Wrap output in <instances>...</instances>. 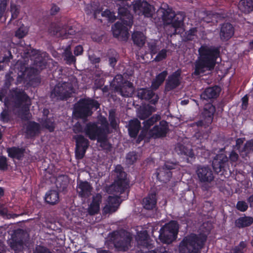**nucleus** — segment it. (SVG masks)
<instances>
[{
	"instance_id": "obj_36",
	"label": "nucleus",
	"mask_w": 253,
	"mask_h": 253,
	"mask_svg": "<svg viewBox=\"0 0 253 253\" xmlns=\"http://www.w3.org/2000/svg\"><path fill=\"white\" fill-rule=\"evenodd\" d=\"M239 10L245 14L253 11V0H240L238 4Z\"/></svg>"
},
{
	"instance_id": "obj_50",
	"label": "nucleus",
	"mask_w": 253,
	"mask_h": 253,
	"mask_svg": "<svg viewBox=\"0 0 253 253\" xmlns=\"http://www.w3.org/2000/svg\"><path fill=\"white\" fill-rule=\"evenodd\" d=\"M167 49L165 48L162 49L158 52V54L154 59V61L158 62L166 59L167 57Z\"/></svg>"
},
{
	"instance_id": "obj_23",
	"label": "nucleus",
	"mask_w": 253,
	"mask_h": 253,
	"mask_svg": "<svg viewBox=\"0 0 253 253\" xmlns=\"http://www.w3.org/2000/svg\"><path fill=\"white\" fill-rule=\"evenodd\" d=\"M25 133L27 138H33L41 132V126L39 123L33 121H29L25 124Z\"/></svg>"
},
{
	"instance_id": "obj_4",
	"label": "nucleus",
	"mask_w": 253,
	"mask_h": 253,
	"mask_svg": "<svg viewBox=\"0 0 253 253\" xmlns=\"http://www.w3.org/2000/svg\"><path fill=\"white\" fill-rule=\"evenodd\" d=\"M28 102L31 103L28 95L24 90L16 87L9 90L8 97H5L4 100V105L7 108L13 106L15 108H19Z\"/></svg>"
},
{
	"instance_id": "obj_28",
	"label": "nucleus",
	"mask_w": 253,
	"mask_h": 253,
	"mask_svg": "<svg viewBox=\"0 0 253 253\" xmlns=\"http://www.w3.org/2000/svg\"><path fill=\"white\" fill-rule=\"evenodd\" d=\"M141 128L140 122L137 119L130 120L127 125L129 136L132 138H136Z\"/></svg>"
},
{
	"instance_id": "obj_17",
	"label": "nucleus",
	"mask_w": 253,
	"mask_h": 253,
	"mask_svg": "<svg viewBox=\"0 0 253 253\" xmlns=\"http://www.w3.org/2000/svg\"><path fill=\"white\" fill-rule=\"evenodd\" d=\"M152 6L146 1L138 0L133 4V10L136 12L139 11L142 15L150 18L153 15Z\"/></svg>"
},
{
	"instance_id": "obj_64",
	"label": "nucleus",
	"mask_w": 253,
	"mask_h": 253,
	"mask_svg": "<svg viewBox=\"0 0 253 253\" xmlns=\"http://www.w3.org/2000/svg\"><path fill=\"white\" fill-rule=\"evenodd\" d=\"M34 253H52L50 250L43 246L36 247Z\"/></svg>"
},
{
	"instance_id": "obj_61",
	"label": "nucleus",
	"mask_w": 253,
	"mask_h": 253,
	"mask_svg": "<svg viewBox=\"0 0 253 253\" xmlns=\"http://www.w3.org/2000/svg\"><path fill=\"white\" fill-rule=\"evenodd\" d=\"M27 32L22 28H18L15 32V36L18 39H22L26 35Z\"/></svg>"
},
{
	"instance_id": "obj_44",
	"label": "nucleus",
	"mask_w": 253,
	"mask_h": 253,
	"mask_svg": "<svg viewBox=\"0 0 253 253\" xmlns=\"http://www.w3.org/2000/svg\"><path fill=\"white\" fill-rule=\"evenodd\" d=\"M108 119L111 127L113 129H116L118 126V124L116 120V112L115 110L111 109L109 111Z\"/></svg>"
},
{
	"instance_id": "obj_63",
	"label": "nucleus",
	"mask_w": 253,
	"mask_h": 253,
	"mask_svg": "<svg viewBox=\"0 0 253 253\" xmlns=\"http://www.w3.org/2000/svg\"><path fill=\"white\" fill-rule=\"evenodd\" d=\"M7 53V54H5L2 57V59L1 61V63L8 64L10 60L12 58V55L10 50H8Z\"/></svg>"
},
{
	"instance_id": "obj_6",
	"label": "nucleus",
	"mask_w": 253,
	"mask_h": 253,
	"mask_svg": "<svg viewBox=\"0 0 253 253\" xmlns=\"http://www.w3.org/2000/svg\"><path fill=\"white\" fill-rule=\"evenodd\" d=\"M109 237L117 251L126 252L129 249L132 238L127 232L114 231Z\"/></svg>"
},
{
	"instance_id": "obj_60",
	"label": "nucleus",
	"mask_w": 253,
	"mask_h": 253,
	"mask_svg": "<svg viewBox=\"0 0 253 253\" xmlns=\"http://www.w3.org/2000/svg\"><path fill=\"white\" fill-rule=\"evenodd\" d=\"M7 0H0V19L2 17L6 8Z\"/></svg>"
},
{
	"instance_id": "obj_30",
	"label": "nucleus",
	"mask_w": 253,
	"mask_h": 253,
	"mask_svg": "<svg viewBox=\"0 0 253 253\" xmlns=\"http://www.w3.org/2000/svg\"><path fill=\"white\" fill-rule=\"evenodd\" d=\"M25 151V148L18 146H12L6 149L8 156L18 160H21L23 158Z\"/></svg>"
},
{
	"instance_id": "obj_3",
	"label": "nucleus",
	"mask_w": 253,
	"mask_h": 253,
	"mask_svg": "<svg viewBox=\"0 0 253 253\" xmlns=\"http://www.w3.org/2000/svg\"><path fill=\"white\" fill-rule=\"evenodd\" d=\"M99 107L100 104L95 99L81 98L75 104L73 113L76 118L85 119L92 115V109L96 110Z\"/></svg>"
},
{
	"instance_id": "obj_40",
	"label": "nucleus",
	"mask_w": 253,
	"mask_h": 253,
	"mask_svg": "<svg viewBox=\"0 0 253 253\" xmlns=\"http://www.w3.org/2000/svg\"><path fill=\"white\" fill-rule=\"evenodd\" d=\"M150 106H144L141 108L137 113L138 117L142 120L148 118L152 114V111Z\"/></svg>"
},
{
	"instance_id": "obj_12",
	"label": "nucleus",
	"mask_w": 253,
	"mask_h": 253,
	"mask_svg": "<svg viewBox=\"0 0 253 253\" xmlns=\"http://www.w3.org/2000/svg\"><path fill=\"white\" fill-rule=\"evenodd\" d=\"M178 165L176 163L166 161L164 165L157 169L155 174L157 178L161 182L167 183L172 177V170L176 169Z\"/></svg>"
},
{
	"instance_id": "obj_37",
	"label": "nucleus",
	"mask_w": 253,
	"mask_h": 253,
	"mask_svg": "<svg viewBox=\"0 0 253 253\" xmlns=\"http://www.w3.org/2000/svg\"><path fill=\"white\" fill-rule=\"evenodd\" d=\"M134 44L138 47H142L145 43L146 37L140 31L133 32L131 37Z\"/></svg>"
},
{
	"instance_id": "obj_14",
	"label": "nucleus",
	"mask_w": 253,
	"mask_h": 253,
	"mask_svg": "<svg viewBox=\"0 0 253 253\" xmlns=\"http://www.w3.org/2000/svg\"><path fill=\"white\" fill-rule=\"evenodd\" d=\"M169 130L168 122L165 120L159 121V124H156L150 129L149 134L153 138H163L167 136Z\"/></svg>"
},
{
	"instance_id": "obj_59",
	"label": "nucleus",
	"mask_w": 253,
	"mask_h": 253,
	"mask_svg": "<svg viewBox=\"0 0 253 253\" xmlns=\"http://www.w3.org/2000/svg\"><path fill=\"white\" fill-rule=\"evenodd\" d=\"M168 75V72L167 70H164L157 75L155 79L158 81L163 84L165 81L167 76Z\"/></svg>"
},
{
	"instance_id": "obj_31",
	"label": "nucleus",
	"mask_w": 253,
	"mask_h": 253,
	"mask_svg": "<svg viewBox=\"0 0 253 253\" xmlns=\"http://www.w3.org/2000/svg\"><path fill=\"white\" fill-rule=\"evenodd\" d=\"M101 198V196L98 194L93 197L92 201L87 209V212L89 215H95L98 212Z\"/></svg>"
},
{
	"instance_id": "obj_10",
	"label": "nucleus",
	"mask_w": 253,
	"mask_h": 253,
	"mask_svg": "<svg viewBox=\"0 0 253 253\" xmlns=\"http://www.w3.org/2000/svg\"><path fill=\"white\" fill-rule=\"evenodd\" d=\"M84 131L85 135L91 140H97L100 143L105 142L107 140L106 133L96 123H87L85 125Z\"/></svg>"
},
{
	"instance_id": "obj_45",
	"label": "nucleus",
	"mask_w": 253,
	"mask_h": 253,
	"mask_svg": "<svg viewBox=\"0 0 253 253\" xmlns=\"http://www.w3.org/2000/svg\"><path fill=\"white\" fill-rule=\"evenodd\" d=\"M42 126L50 132L54 131L55 124L54 120L52 118H46L42 122Z\"/></svg>"
},
{
	"instance_id": "obj_22",
	"label": "nucleus",
	"mask_w": 253,
	"mask_h": 253,
	"mask_svg": "<svg viewBox=\"0 0 253 253\" xmlns=\"http://www.w3.org/2000/svg\"><path fill=\"white\" fill-rule=\"evenodd\" d=\"M157 195L155 192H151L143 198L141 204L144 209L147 211H153L157 208Z\"/></svg>"
},
{
	"instance_id": "obj_21",
	"label": "nucleus",
	"mask_w": 253,
	"mask_h": 253,
	"mask_svg": "<svg viewBox=\"0 0 253 253\" xmlns=\"http://www.w3.org/2000/svg\"><path fill=\"white\" fill-rule=\"evenodd\" d=\"M228 158L223 154L217 155L213 159L212 163V167L215 172L218 173L222 171H225V168L227 165Z\"/></svg>"
},
{
	"instance_id": "obj_19",
	"label": "nucleus",
	"mask_w": 253,
	"mask_h": 253,
	"mask_svg": "<svg viewBox=\"0 0 253 253\" xmlns=\"http://www.w3.org/2000/svg\"><path fill=\"white\" fill-rule=\"evenodd\" d=\"M136 240L140 249H151L154 248L153 241L150 239L146 230L138 233Z\"/></svg>"
},
{
	"instance_id": "obj_62",
	"label": "nucleus",
	"mask_w": 253,
	"mask_h": 253,
	"mask_svg": "<svg viewBox=\"0 0 253 253\" xmlns=\"http://www.w3.org/2000/svg\"><path fill=\"white\" fill-rule=\"evenodd\" d=\"M1 120L4 122L7 123L10 120V116L7 110H3L0 114Z\"/></svg>"
},
{
	"instance_id": "obj_1",
	"label": "nucleus",
	"mask_w": 253,
	"mask_h": 253,
	"mask_svg": "<svg viewBox=\"0 0 253 253\" xmlns=\"http://www.w3.org/2000/svg\"><path fill=\"white\" fill-rule=\"evenodd\" d=\"M198 55L194 62L193 76H199L207 71H212L220 56V47L207 44H202L198 50Z\"/></svg>"
},
{
	"instance_id": "obj_42",
	"label": "nucleus",
	"mask_w": 253,
	"mask_h": 253,
	"mask_svg": "<svg viewBox=\"0 0 253 253\" xmlns=\"http://www.w3.org/2000/svg\"><path fill=\"white\" fill-rule=\"evenodd\" d=\"M0 216L4 219H10L17 217L18 215L15 213H8V209L5 205L0 203Z\"/></svg>"
},
{
	"instance_id": "obj_58",
	"label": "nucleus",
	"mask_w": 253,
	"mask_h": 253,
	"mask_svg": "<svg viewBox=\"0 0 253 253\" xmlns=\"http://www.w3.org/2000/svg\"><path fill=\"white\" fill-rule=\"evenodd\" d=\"M84 127L79 122L76 123L73 126V131L75 133H79L84 132Z\"/></svg>"
},
{
	"instance_id": "obj_29",
	"label": "nucleus",
	"mask_w": 253,
	"mask_h": 253,
	"mask_svg": "<svg viewBox=\"0 0 253 253\" xmlns=\"http://www.w3.org/2000/svg\"><path fill=\"white\" fill-rule=\"evenodd\" d=\"M215 112V107L212 104L208 103L205 105L202 112V117L206 120L207 125H210L212 123Z\"/></svg>"
},
{
	"instance_id": "obj_26",
	"label": "nucleus",
	"mask_w": 253,
	"mask_h": 253,
	"mask_svg": "<svg viewBox=\"0 0 253 253\" xmlns=\"http://www.w3.org/2000/svg\"><path fill=\"white\" fill-rule=\"evenodd\" d=\"M77 189L79 197L86 198L91 195L92 187L90 183L87 181L80 180L78 181Z\"/></svg>"
},
{
	"instance_id": "obj_33",
	"label": "nucleus",
	"mask_w": 253,
	"mask_h": 253,
	"mask_svg": "<svg viewBox=\"0 0 253 253\" xmlns=\"http://www.w3.org/2000/svg\"><path fill=\"white\" fill-rule=\"evenodd\" d=\"M23 231L21 229H19L16 231L14 235L12 237V242L11 243V247L17 250L19 248H21L24 244L23 239L22 237Z\"/></svg>"
},
{
	"instance_id": "obj_47",
	"label": "nucleus",
	"mask_w": 253,
	"mask_h": 253,
	"mask_svg": "<svg viewBox=\"0 0 253 253\" xmlns=\"http://www.w3.org/2000/svg\"><path fill=\"white\" fill-rule=\"evenodd\" d=\"M64 59L68 65H71L76 62V57L70 50H66L64 53Z\"/></svg>"
},
{
	"instance_id": "obj_7",
	"label": "nucleus",
	"mask_w": 253,
	"mask_h": 253,
	"mask_svg": "<svg viewBox=\"0 0 253 253\" xmlns=\"http://www.w3.org/2000/svg\"><path fill=\"white\" fill-rule=\"evenodd\" d=\"M179 230V225L176 221L171 220L163 226L160 230L159 238L164 244H169L174 241Z\"/></svg>"
},
{
	"instance_id": "obj_34",
	"label": "nucleus",
	"mask_w": 253,
	"mask_h": 253,
	"mask_svg": "<svg viewBox=\"0 0 253 253\" xmlns=\"http://www.w3.org/2000/svg\"><path fill=\"white\" fill-rule=\"evenodd\" d=\"M56 32L57 34H59L60 37L63 39L70 38L69 36L74 35L76 33L73 26L67 25H65L62 27H59Z\"/></svg>"
},
{
	"instance_id": "obj_56",
	"label": "nucleus",
	"mask_w": 253,
	"mask_h": 253,
	"mask_svg": "<svg viewBox=\"0 0 253 253\" xmlns=\"http://www.w3.org/2000/svg\"><path fill=\"white\" fill-rule=\"evenodd\" d=\"M7 159L5 156H0V170L5 171L8 169Z\"/></svg>"
},
{
	"instance_id": "obj_8",
	"label": "nucleus",
	"mask_w": 253,
	"mask_h": 253,
	"mask_svg": "<svg viewBox=\"0 0 253 253\" xmlns=\"http://www.w3.org/2000/svg\"><path fill=\"white\" fill-rule=\"evenodd\" d=\"M117 177L114 183L107 189V192L114 191L120 194L125 192L129 188V180L126 178V173L123 170L121 166L115 169Z\"/></svg>"
},
{
	"instance_id": "obj_35",
	"label": "nucleus",
	"mask_w": 253,
	"mask_h": 253,
	"mask_svg": "<svg viewBox=\"0 0 253 253\" xmlns=\"http://www.w3.org/2000/svg\"><path fill=\"white\" fill-rule=\"evenodd\" d=\"M84 11L87 15L93 14L94 18H96L97 15L101 12L102 8L100 7V4L97 2H92L89 4H87L85 8Z\"/></svg>"
},
{
	"instance_id": "obj_25",
	"label": "nucleus",
	"mask_w": 253,
	"mask_h": 253,
	"mask_svg": "<svg viewBox=\"0 0 253 253\" xmlns=\"http://www.w3.org/2000/svg\"><path fill=\"white\" fill-rule=\"evenodd\" d=\"M221 92V88L218 85H214L206 88L201 93V98L208 101L215 99L218 97Z\"/></svg>"
},
{
	"instance_id": "obj_9",
	"label": "nucleus",
	"mask_w": 253,
	"mask_h": 253,
	"mask_svg": "<svg viewBox=\"0 0 253 253\" xmlns=\"http://www.w3.org/2000/svg\"><path fill=\"white\" fill-rule=\"evenodd\" d=\"M160 11L162 13V19L166 25H171L174 28L181 27L183 24L184 16L183 14L178 13L175 14L172 9L161 8Z\"/></svg>"
},
{
	"instance_id": "obj_48",
	"label": "nucleus",
	"mask_w": 253,
	"mask_h": 253,
	"mask_svg": "<svg viewBox=\"0 0 253 253\" xmlns=\"http://www.w3.org/2000/svg\"><path fill=\"white\" fill-rule=\"evenodd\" d=\"M246 241H241L238 246H235L231 251V253H244V250L247 248Z\"/></svg>"
},
{
	"instance_id": "obj_24",
	"label": "nucleus",
	"mask_w": 253,
	"mask_h": 253,
	"mask_svg": "<svg viewBox=\"0 0 253 253\" xmlns=\"http://www.w3.org/2000/svg\"><path fill=\"white\" fill-rule=\"evenodd\" d=\"M234 34V28L230 23H224L221 25L219 37L222 42H227L230 40Z\"/></svg>"
},
{
	"instance_id": "obj_20",
	"label": "nucleus",
	"mask_w": 253,
	"mask_h": 253,
	"mask_svg": "<svg viewBox=\"0 0 253 253\" xmlns=\"http://www.w3.org/2000/svg\"><path fill=\"white\" fill-rule=\"evenodd\" d=\"M137 97L143 100H150V103L155 105L158 101L159 97L152 90L147 88H140L137 90Z\"/></svg>"
},
{
	"instance_id": "obj_27",
	"label": "nucleus",
	"mask_w": 253,
	"mask_h": 253,
	"mask_svg": "<svg viewBox=\"0 0 253 253\" xmlns=\"http://www.w3.org/2000/svg\"><path fill=\"white\" fill-rule=\"evenodd\" d=\"M120 204L119 197L109 196L108 198V204L103 209L104 212L106 213L115 212L120 206Z\"/></svg>"
},
{
	"instance_id": "obj_51",
	"label": "nucleus",
	"mask_w": 253,
	"mask_h": 253,
	"mask_svg": "<svg viewBox=\"0 0 253 253\" xmlns=\"http://www.w3.org/2000/svg\"><path fill=\"white\" fill-rule=\"evenodd\" d=\"M30 105L31 103L25 104L22 107V109H24V111H23L21 115V118L22 120L29 121V111Z\"/></svg>"
},
{
	"instance_id": "obj_11",
	"label": "nucleus",
	"mask_w": 253,
	"mask_h": 253,
	"mask_svg": "<svg viewBox=\"0 0 253 253\" xmlns=\"http://www.w3.org/2000/svg\"><path fill=\"white\" fill-rule=\"evenodd\" d=\"M73 87L70 83H58L54 86L51 92V96L56 97L61 100H67L71 97Z\"/></svg>"
},
{
	"instance_id": "obj_53",
	"label": "nucleus",
	"mask_w": 253,
	"mask_h": 253,
	"mask_svg": "<svg viewBox=\"0 0 253 253\" xmlns=\"http://www.w3.org/2000/svg\"><path fill=\"white\" fill-rule=\"evenodd\" d=\"M148 47L152 56L157 53L159 50V46L155 42H148Z\"/></svg>"
},
{
	"instance_id": "obj_43",
	"label": "nucleus",
	"mask_w": 253,
	"mask_h": 253,
	"mask_svg": "<svg viewBox=\"0 0 253 253\" xmlns=\"http://www.w3.org/2000/svg\"><path fill=\"white\" fill-rule=\"evenodd\" d=\"M197 32L198 30L196 27L192 28L185 32L184 36L185 41H191L194 40L196 37Z\"/></svg>"
},
{
	"instance_id": "obj_5",
	"label": "nucleus",
	"mask_w": 253,
	"mask_h": 253,
	"mask_svg": "<svg viewBox=\"0 0 253 253\" xmlns=\"http://www.w3.org/2000/svg\"><path fill=\"white\" fill-rule=\"evenodd\" d=\"M111 86L115 92L125 97L131 96L134 90L133 84L125 80L121 74L115 76Z\"/></svg>"
},
{
	"instance_id": "obj_15",
	"label": "nucleus",
	"mask_w": 253,
	"mask_h": 253,
	"mask_svg": "<svg viewBox=\"0 0 253 253\" xmlns=\"http://www.w3.org/2000/svg\"><path fill=\"white\" fill-rule=\"evenodd\" d=\"M196 172L199 181L202 183H210L214 179L213 171L209 166H199Z\"/></svg>"
},
{
	"instance_id": "obj_41",
	"label": "nucleus",
	"mask_w": 253,
	"mask_h": 253,
	"mask_svg": "<svg viewBox=\"0 0 253 253\" xmlns=\"http://www.w3.org/2000/svg\"><path fill=\"white\" fill-rule=\"evenodd\" d=\"M109 65L114 68L118 61L119 55L114 49H110L108 54Z\"/></svg>"
},
{
	"instance_id": "obj_57",
	"label": "nucleus",
	"mask_w": 253,
	"mask_h": 253,
	"mask_svg": "<svg viewBox=\"0 0 253 253\" xmlns=\"http://www.w3.org/2000/svg\"><path fill=\"white\" fill-rule=\"evenodd\" d=\"M19 8L15 4L11 5L10 12L11 13V20L15 19L18 17L19 14Z\"/></svg>"
},
{
	"instance_id": "obj_18",
	"label": "nucleus",
	"mask_w": 253,
	"mask_h": 253,
	"mask_svg": "<svg viewBox=\"0 0 253 253\" xmlns=\"http://www.w3.org/2000/svg\"><path fill=\"white\" fill-rule=\"evenodd\" d=\"M181 74V70L178 69L169 76L165 84L166 89L167 91L172 90L180 84Z\"/></svg>"
},
{
	"instance_id": "obj_49",
	"label": "nucleus",
	"mask_w": 253,
	"mask_h": 253,
	"mask_svg": "<svg viewBox=\"0 0 253 253\" xmlns=\"http://www.w3.org/2000/svg\"><path fill=\"white\" fill-rule=\"evenodd\" d=\"M28 70V69L24 65L20 67V70L18 73L17 81L18 82H21L27 78L26 73Z\"/></svg>"
},
{
	"instance_id": "obj_16",
	"label": "nucleus",
	"mask_w": 253,
	"mask_h": 253,
	"mask_svg": "<svg viewBox=\"0 0 253 253\" xmlns=\"http://www.w3.org/2000/svg\"><path fill=\"white\" fill-rule=\"evenodd\" d=\"M175 150L178 155L181 156L185 159L187 163L192 164L196 158L193 149L181 143H178L175 148Z\"/></svg>"
},
{
	"instance_id": "obj_54",
	"label": "nucleus",
	"mask_w": 253,
	"mask_h": 253,
	"mask_svg": "<svg viewBox=\"0 0 253 253\" xmlns=\"http://www.w3.org/2000/svg\"><path fill=\"white\" fill-rule=\"evenodd\" d=\"M236 208L240 211L244 212L248 210V205L244 201H239L236 204Z\"/></svg>"
},
{
	"instance_id": "obj_13",
	"label": "nucleus",
	"mask_w": 253,
	"mask_h": 253,
	"mask_svg": "<svg viewBox=\"0 0 253 253\" xmlns=\"http://www.w3.org/2000/svg\"><path fill=\"white\" fill-rule=\"evenodd\" d=\"M75 140V155L77 159H82L86 153L89 142L88 140L85 138L83 135L77 134L73 136Z\"/></svg>"
},
{
	"instance_id": "obj_2",
	"label": "nucleus",
	"mask_w": 253,
	"mask_h": 253,
	"mask_svg": "<svg viewBox=\"0 0 253 253\" xmlns=\"http://www.w3.org/2000/svg\"><path fill=\"white\" fill-rule=\"evenodd\" d=\"M207 240L205 233H191L184 237L180 242L179 253H200Z\"/></svg>"
},
{
	"instance_id": "obj_39",
	"label": "nucleus",
	"mask_w": 253,
	"mask_h": 253,
	"mask_svg": "<svg viewBox=\"0 0 253 253\" xmlns=\"http://www.w3.org/2000/svg\"><path fill=\"white\" fill-rule=\"evenodd\" d=\"M161 117L160 115L154 114L150 118L145 120L143 122V129L145 130L148 131L151 126L155 125L158 122L161 120Z\"/></svg>"
},
{
	"instance_id": "obj_55",
	"label": "nucleus",
	"mask_w": 253,
	"mask_h": 253,
	"mask_svg": "<svg viewBox=\"0 0 253 253\" xmlns=\"http://www.w3.org/2000/svg\"><path fill=\"white\" fill-rule=\"evenodd\" d=\"M101 125L100 126L101 128L104 130V132L106 133V134L108 135L110 133L109 130V125L107 120V119L105 118H101L100 120Z\"/></svg>"
},
{
	"instance_id": "obj_52",
	"label": "nucleus",
	"mask_w": 253,
	"mask_h": 253,
	"mask_svg": "<svg viewBox=\"0 0 253 253\" xmlns=\"http://www.w3.org/2000/svg\"><path fill=\"white\" fill-rule=\"evenodd\" d=\"M137 156L134 151L129 152L126 156V162L129 165L133 164L136 161Z\"/></svg>"
},
{
	"instance_id": "obj_46",
	"label": "nucleus",
	"mask_w": 253,
	"mask_h": 253,
	"mask_svg": "<svg viewBox=\"0 0 253 253\" xmlns=\"http://www.w3.org/2000/svg\"><path fill=\"white\" fill-rule=\"evenodd\" d=\"M252 152H253V139L247 141L240 151L241 153H245L246 156Z\"/></svg>"
},
{
	"instance_id": "obj_32",
	"label": "nucleus",
	"mask_w": 253,
	"mask_h": 253,
	"mask_svg": "<svg viewBox=\"0 0 253 253\" xmlns=\"http://www.w3.org/2000/svg\"><path fill=\"white\" fill-rule=\"evenodd\" d=\"M253 223V217L250 216H240L237 218L234 221L236 227L239 229H243L250 226Z\"/></svg>"
},
{
	"instance_id": "obj_38",
	"label": "nucleus",
	"mask_w": 253,
	"mask_h": 253,
	"mask_svg": "<svg viewBox=\"0 0 253 253\" xmlns=\"http://www.w3.org/2000/svg\"><path fill=\"white\" fill-rule=\"evenodd\" d=\"M59 193L55 190L48 191L45 196V202L51 205H55L59 201Z\"/></svg>"
}]
</instances>
